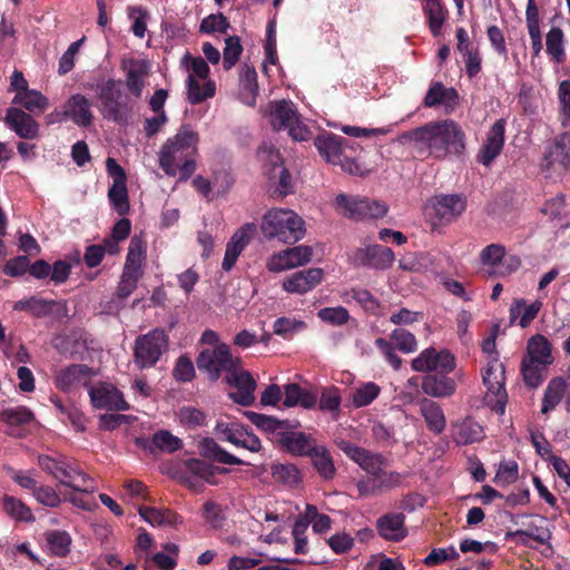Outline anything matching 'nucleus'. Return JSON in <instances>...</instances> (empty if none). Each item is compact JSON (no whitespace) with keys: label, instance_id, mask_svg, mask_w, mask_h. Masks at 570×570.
<instances>
[{"label":"nucleus","instance_id":"1","mask_svg":"<svg viewBox=\"0 0 570 570\" xmlns=\"http://www.w3.org/2000/svg\"><path fill=\"white\" fill-rule=\"evenodd\" d=\"M409 141L423 145L435 159L460 156L465 150V134L453 119L430 121L403 135Z\"/></svg>","mask_w":570,"mask_h":570},{"label":"nucleus","instance_id":"2","mask_svg":"<svg viewBox=\"0 0 570 570\" xmlns=\"http://www.w3.org/2000/svg\"><path fill=\"white\" fill-rule=\"evenodd\" d=\"M38 464L42 471L52 475L60 484L77 492L92 493L97 485L95 480L86 474L76 460L62 454L38 456Z\"/></svg>","mask_w":570,"mask_h":570},{"label":"nucleus","instance_id":"3","mask_svg":"<svg viewBox=\"0 0 570 570\" xmlns=\"http://www.w3.org/2000/svg\"><path fill=\"white\" fill-rule=\"evenodd\" d=\"M267 239H278L285 244H295L305 236V223L291 209L273 208L268 210L261 225Z\"/></svg>","mask_w":570,"mask_h":570},{"label":"nucleus","instance_id":"4","mask_svg":"<svg viewBox=\"0 0 570 570\" xmlns=\"http://www.w3.org/2000/svg\"><path fill=\"white\" fill-rule=\"evenodd\" d=\"M199 136L189 125H183L177 134L168 138L159 153V166L168 176H176L180 161L197 153Z\"/></svg>","mask_w":570,"mask_h":570},{"label":"nucleus","instance_id":"5","mask_svg":"<svg viewBox=\"0 0 570 570\" xmlns=\"http://www.w3.org/2000/svg\"><path fill=\"white\" fill-rule=\"evenodd\" d=\"M120 81L109 78L106 81L91 85L90 89L96 92L100 101L98 109L101 116L118 125H126L129 119L131 107L124 99Z\"/></svg>","mask_w":570,"mask_h":570},{"label":"nucleus","instance_id":"6","mask_svg":"<svg viewBox=\"0 0 570 570\" xmlns=\"http://www.w3.org/2000/svg\"><path fill=\"white\" fill-rule=\"evenodd\" d=\"M196 365L199 371L205 372L212 382H217L223 373L229 375L239 368L242 361L232 354L226 343H220L212 348L203 350L197 358Z\"/></svg>","mask_w":570,"mask_h":570},{"label":"nucleus","instance_id":"7","mask_svg":"<svg viewBox=\"0 0 570 570\" xmlns=\"http://www.w3.org/2000/svg\"><path fill=\"white\" fill-rule=\"evenodd\" d=\"M169 337L165 330L154 328L135 341L134 356L139 368H149L157 364L168 350Z\"/></svg>","mask_w":570,"mask_h":570},{"label":"nucleus","instance_id":"8","mask_svg":"<svg viewBox=\"0 0 570 570\" xmlns=\"http://www.w3.org/2000/svg\"><path fill=\"white\" fill-rule=\"evenodd\" d=\"M335 204L338 208L343 209L345 217L354 220L381 218L384 217L389 210V206L384 202L350 197L345 194L337 195Z\"/></svg>","mask_w":570,"mask_h":570},{"label":"nucleus","instance_id":"9","mask_svg":"<svg viewBox=\"0 0 570 570\" xmlns=\"http://www.w3.org/2000/svg\"><path fill=\"white\" fill-rule=\"evenodd\" d=\"M466 208V198L460 194L436 195L426 206V213L441 224L456 219Z\"/></svg>","mask_w":570,"mask_h":570},{"label":"nucleus","instance_id":"10","mask_svg":"<svg viewBox=\"0 0 570 570\" xmlns=\"http://www.w3.org/2000/svg\"><path fill=\"white\" fill-rule=\"evenodd\" d=\"M338 448L350 460L372 476L380 475L381 469L387 464V459L383 454L372 452L350 441L342 440Z\"/></svg>","mask_w":570,"mask_h":570},{"label":"nucleus","instance_id":"11","mask_svg":"<svg viewBox=\"0 0 570 570\" xmlns=\"http://www.w3.org/2000/svg\"><path fill=\"white\" fill-rule=\"evenodd\" d=\"M456 366L454 355L446 351H436L434 347L423 350L416 357L411 361V367L415 372H425L428 374L435 373L443 368L454 371Z\"/></svg>","mask_w":570,"mask_h":570},{"label":"nucleus","instance_id":"12","mask_svg":"<svg viewBox=\"0 0 570 570\" xmlns=\"http://www.w3.org/2000/svg\"><path fill=\"white\" fill-rule=\"evenodd\" d=\"M90 402L94 407L107 411H126L129 404L122 393L109 383L100 382L89 387Z\"/></svg>","mask_w":570,"mask_h":570},{"label":"nucleus","instance_id":"13","mask_svg":"<svg viewBox=\"0 0 570 570\" xmlns=\"http://www.w3.org/2000/svg\"><path fill=\"white\" fill-rule=\"evenodd\" d=\"M312 247L298 245L274 254L267 262V269L278 273L307 264L312 258Z\"/></svg>","mask_w":570,"mask_h":570},{"label":"nucleus","instance_id":"14","mask_svg":"<svg viewBox=\"0 0 570 570\" xmlns=\"http://www.w3.org/2000/svg\"><path fill=\"white\" fill-rule=\"evenodd\" d=\"M353 259L358 266L385 271L393 265L395 257L391 248L375 244L357 248L354 252Z\"/></svg>","mask_w":570,"mask_h":570},{"label":"nucleus","instance_id":"15","mask_svg":"<svg viewBox=\"0 0 570 570\" xmlns=\"http://www.w3.org/2000/svg\"><path fill=\"white\" fill-rule=\"evenodd\" d=\"M95 374V371L86 364H71L56 373L55 385L63 392L81 385L88 386Z\"/></svg>","mask_w":570,"mask_h":570},{"label":"nucleus","instance_id":"16","mask_svg":"<svg viewBox=\"0 0 570 570\" xmlns=\"http://www.w3.org/2000/svg\"><path fill=\"white\" fill-rule=\"evenodd\" d=\"M4 124L22 139L31 140L39 136V124L31 114L18 107H9Z\"/></svg>","mask_w":570,"mask_h":570},{"label":"nucleus","instance_id":"17","mask_svg":"<svg viewBox=\"0 0 570 570\" xmlns=\"http://www.w3.org/2000/svg\"><path fill=\"white\" fill-rule=\"evenodd\" d=\"M453 371L441 368L435 373L423 376L421 389L424 394L435 397L445 399L452 396L456 391V383L450 374Z\"/></svg>","mask_w":570,"mask_h":570},{"label":"nucleus","instance_id":"18","mask_svg":"<svg viewBox=\"0 0 570 570\" xmlns=\"http://www.w3.org/2000/svg\"><path fill=\"white\" fill-rule=\"evenodd\" d=\"M375 528L379 535L389 542H401L407 534L405 515L402 512H387L377 518Z\"/></svg>","mask_w":570,"mask_h":570},{"label":"nucleus","instance_id":"19","mask_svg":"<svg viewBox=\"0 0 570 570\" xmlns=\"http://www.w3.org/2000/svg\"><path fill=\"white\" fill-rule=\"evenodd\" d=\"M505 134V120L498 119L487 134V139L478 153V161L484 166H489L500 155Z\"/></svg>","mask_w":570,"mask_h":570},{"label":"nucleus","instance_id":"20","mask_svg":"<svg viewBox=\"0 0 570 570\" xmlns=\"http://www.w3.org/2000/svg\"><path fill=\"white\" fill-rule=\"evenodd\" d=\"M225 381L237 390V392L229 394L234 402L243 406H249L254 403L256 381L248 371H239L237 368L229 375H225Z\"/></svg>","mask_w":570,"mask_h":570},{"label":"nucleus","instance_id":"21","mask_svg":"<svg viewBox=\"0 0 570 570\" xmlns=\"http://www.w3.org/2000/svg\"><path fill=\"white\" fill-rule=\"evenodd\" d=\"M276 442L285 452L295 456H308L317 445L316 440L311 435L286 430L278 433Z\"/></svg>","mask_w":570,"mask_h":570},{"label":"nucleus","instance_id":"22","mask_svg":"<svg viewBox=\"0 0 570 570\" xmlns=\"http://www.w3.org/2000/svg\"><path fill=\"white\" fill-rule=\"evenodd\" d=\"M323 275V269L318 267L299 271L284 279L283 288L292 294H306L322 282Z\"/></svg>","mask_w":570,"mask_h":570},{"label":"nucleus","instance_id":"23","mask_svg":"<svg viewBox=\"0 0 570 570\" xmlns=\"http://www.w3.org/2000/svg\"><path fill=\"white\" fill-rule=\"evenodd\" d=\"M347 139L338 135L327 132L325 135L317 136L314 145L317 148L320 155L333 165L338 163L346 155Z\"/></svg>","mask_w":570,"mask_h":570},{"label":"nucleus","instance_id":"24","mask_svg":"<svg viewBox=\"0 0 570 570\" xmlns=\"http://www.w3.org/2000/svg\"><path fill=\"white\" fill-rule=\"evenodd\" d=\"M544 159L548 166H558L560 170H567L570 166V131L557 135L547 146Z\"/></svg>","mask_w":570,"mask_h":570},{"label":"nucleus","instance_id":"25","mask_svg":"<svg viewBox=\"0 0 570 570\" xmlns=\"http://www.w3.org/2000/svg\"><path fill=\"white\" fill-rule=\"evenodd\" d=\"M67 119L79 127H89L94 121L89 99L80 94L70 96L63 104Z\"/></svg>","mask_w":570,"mask_h":570},{"label":"nucleus","instance_id":"26","mask_svg":"<svg viewBox=\"0 0 570 570\" xmlns=\"http://www.w3.org/2000/svg\"><path fill=\"white\" fill-rule=\"evenodd\" d=\"M459 104V92L455 88H446L442 82H433L423 100L424 107L433 108L440 105L445 107L448 112L453 111Z\"/></svg>","mask_w":570,"mask_h":570},{"label":"nucleus","instance_id":"27","mask_svg":"<svg viewBox=\"0 0 570 570\" xmlns=\"http://www.w3.org/2000/svg\"><path fill=\"white\" fill-rule=\"evenodd\" d=\"M0 420L8 425V434L14 438L26 435L24 426L35 420L33 413L26 406L6 409L0 413Z\"/></svg>","mask_w":570,"mask_h":570},{"label":"nucleus","instance_id":"28","mask_svg":"<svg viewBox=\"0 0 570 570\" xmlns=\"http://www.w3.org/2000/svg\"><path fill=\"white\" fill-rule=\"evenodd\" d=\"M198 453L206 460H210L222 464L229 465H250L246 462L223 449L213 438H203L198 442Z\"/></svg>","mask_w":570,"mask_h":570},{"label":"nucleus","instance_id":"29","mask_svg":"<svg viewBox=\"0 0 570 570\" xmlns=\"http://www.w3.org/2000/svg\"><path fill=\"white\" fill-rule=\"evenodd\" d=\"M298 117L299 114L292 101L283 99L271 102V125L274 130L287 129Z\"/></svg>","mask_w":570,"mask_h":570},{"label":"nucleus","instance_id":"30","mask_svg":"<svg viewBox=\"0 0 570 570\" xmlns=\"http://www.w3.org/2000/svg\"><path fill=\"white\" fill-rule=\"evenodd\" d=\"M420 412L430 432L441 434L445 430L446 419L439 403L430 399H424L420 403Z\"/></svg>","mask_w":570,"mask_h":570},{"label":"nucleus","instance_id":"31","mask_svg":"<svg viewBox=\"0 0 570 570\" xmlns=\"http://www.w3.org/2000/svg\"><path fill=\"white\" fill-rule=\"evenodd\" d=\"M523 357L550 365L553 363L552 345L544 335L535 334L528 340L527 354Z\"/></svg>","mask_w":570,"mask_h":570},{"label":"nucleus","instance_id":"32","mask_svg":"<svg viewBox=\"0 0 570 570\" xmlns=\"http://www.w3.org/2000/svg\"><path fill=\"white\" fill-rule=\"evenodd\" d=\"M58 304L60 303L55 299H45L40 296L32 295L16 302L13 309L27 312L33 317L42 318L50 315L53 312V307Z\"/></svg>","mask_w":570,"mask_h":570},{"label":"nucleus","instance_id":"33","mask_svg":"<svg viewBox=\"0 0 570 570\" xmlns=\"http://www.w3.org/2000/svg\"><path fill=\"white\" fill-rule=\"evenodd\" d=\"M312 465L317 474L325 481L333 480L336 475V468L330 451L321 444H317L309 453Z\"/></svg>","mask_w":570,"mask_h":570},{"label":"nucleus","instance_id":"34","mask_svg":"<svg viewBox=\"0 0 570 570\" xmlns=\"http://www.w3.org/2000/svg\"><path fill=\"white\" fill-rule=\"evenodd\" d=\"M184 469L188 473L209 484H217L215 476L217 474H225L228 472L226 468L215 466L205 460L195 458L184 461Z\"/></svg>","mask_w":570,"mask_h":570},{"label":"nucleus","instance_id":"35","mask_svg":"<svg viewBox=\"0 0 570 570\" xmlns=\"http://www.w3.org/2000/svg\"><path fill=\"white\" fill-rule=\"evenodd\" d=\"M283 405L293 407L299 405L304 409H313L317 403L316 394L302 389L297 383H289L284 386Z\"/></svg>","mask_w":570,"mask_h":570},{"label":"nucleus","instance_id":"36","mask_svg":"<svg viewBox=\"0 0 570 570\" xmlns=\"http://www.w3.org/2000/svg\"><path fill=\"white\" fill-rule=\"evenodd\" d=\"M567 395V385L563 382V376L552 377L544 391L542 399V407L541 412L543 414H548L552 410L557 407V405L566 399Z\"/></svg>","mask_w":570,"mask_h":570},{"label":"nucleus","instance_id":"37","mask_svg":"<svg viewBox=\"0 0 570 570\" xmlns=\"http://www.w3.org/2000/svg\"><path fill=\"white\" fill-rule=\"evenodd\" d=\"M12 104L22 106L29 114L40 115L48 108L49 99L40 91L29 89L26 92L16 94Z\"/></svg>","mask_w":570,"mask_h":570},{"label":"nucleus","instance_id":"38","mask_svg":"<svg viewBox=\"0 0 570 570\" xmlns=\"http://www.w3.org/2000/svg\"><path fill=\"white\" fill-rule=\"evenodd\" d=\"M226 440L237 448H244L250 452H259L262 449L261 441L250 430L240 429H228L226 432Z\"/></svg>","mask_w":570,"mask_h":570},{"label":"nucleus","instance_id":"39","mask_svg":"<svg viewBox=\"0 0 570 570\" xmlns=\"http://www.w3.org/2000/svg\"><path fill=\"white\" fill-rule=\"evenodd\" d=\"M242 95L246 97L245 102L249 106L256 104L258 95L257 72L254 67L244 65L239 73Z\"/></svg>","mask_w":570,"mask_h":570},{"label":"nucleus","instance_id":"40","mask_svg":"<svg viewBox=\"0 0 570 570\" xmlns=\"http://www.w3.org/2000/svg\"><path fill=\"white\" fill-rule=\"evenodd\" d=\"M271 474L275 482L286 487H297L302 482L298 468L293 463H276L271 466Z\"/></svg>","mask_w":570,"mask_h":570},{"label":"nucleus","instance_id":"41","mask_svg":"<svg viewBox=\"0 0 570 570\" xmlns=\"http://www.w3.org/2000/svg\"><path fill=\"white\" fill-rule=\"evenodd\" d=\"M45 537L52 554L66 557L70 552L72 539L67 531L50 530L45 533Z\"/></svg>","mask_w":570,"mask_h":570},{"label":"nucleus","instance_id":"42","mask_svg":"<svg viewBox=\"0 0 570 570\" xmlns=\"http://www.w3.org/2000/svg\"><path fill=\"white\" fill-rule=\"evenodd\" d=\"M548 366L549 365H543L523 357L521 362V373L524 384L530 389L538 387L544 380L543 373Z\"/></svg>","mask_w":570,"mask_h":570},{"label":"nucleus","instance_id":"43","mask_svg":"<svg viewBox=\"0 0 570 570\" xmlns=\"http://www.w3.org/2000/svg\"><path fill=\"white\" fill-rule=\"evenodd\" d=\"M244 415L253 423L257 429L264 432L276 433V439L281 431H285L287 423L279 421L273 416L261 414L253 411H246Z\"/></svg>","mask_w":570,"mask_h":570},{"label":"nucleus","instance_id":"44","mask_svg":"<svg viewBox=\"0 0 570 570\" xmlns=\"http://www.w3.org/2000/svg\"><path fill=\"white\" fill-rule=\"evenodd\" d=\"M215 95V83L213 81H207L202 88L199 82L195 79L193 75H189L187 78V99L191 105H197L206 100L207 98H212Z\"/></svg>","mask_w":570,"mask_h":570},{"label":"nucleus","instance_id":"45","mask_svg":"<svg viewBox=\"0 0 570 570\" xmlns=\"http://www.w3.org/2000/svg\"><path fill=\"white\" fill-rule=\"evenodd\" d=\"M108 199L111 207L119 216L127 215L130 209L127 183L111 185L108 190Z\"/></svg>","mask_w":570,"mask_h":570},{"label":"nucleus","instance_id":"46","mask_svg":"<svg viewBox=\"0 0 570 570\" xmlns=\"http://www.w3.org/2000/svg\"><path fill=\"white\" fill-rule=\"evenodd\" d=\"M503 379H504V366L503 364H492L489 365L483 374V383L487 386L488 391L493 393L497 396H500L503 391L504 397H507L504 387H503Z\"/></svg>","mask_w":570,"mask_h":570},{"label":"nucleus","instance_id":"47","mask_svg":"<svg viewBox=\"0 0 570 570\" xmlns=\"http://www.w3.org/2000/svg\"><path fill=\"white\" fill-rule=\"evenodd\" d=\"M181 446L183 441L167 430H159L151 438L150 450L157 449L161 452L174 453Z\"/></svg>","mask_w":570,"mask_h":570},{"label":"nucleus","instance_id":"48","mask_svg":"<svg viewBox=\"0 0 570 570\" xmlns=\"http://www.w3.org/2000/svg\"><path fill=\"white\" fill-rule=\"evenodd\" d=\"M547 52L551 58L560 63L564 61L566 55L563 50V32L558 27H552L547 33Z\"/></svg>","mask_w":570,"mask_h":570},{"label":"nucleus","instance_id":"49","mask_svg":"<svg viewBox=\"0 0 570 570\" xmlns=\"http://www.w3.org/2000/svg\"><path fill=\"white\" fill-rule=\"evenodd\" d=\"M392 345L402 353L410 354L417 350V341L410 331L405 328H395L391 335Z\"/></svg>","mask_w":570,"mask_h":570},{"label":"nucleus","instance_id":"50","mask_svg":"<svg viewBox=\"0 0 570 570\" xmlns=\"http://www.w3.org/2000/svg\"><path fill=\"white\" fill-rule=\"evenodd\" d=\"M243 52V46L238 36H229L225 39V48L223 50V67L230 70L239 60Z\"/></svg>","mask_w":570,"mask_h":570},{"label":"nucleus","instance_id":"51","mask_svg":"<svg viewBox=\"0 0 570 570\" xmlns=\"http://www.w3.org/2000/svg\"><path fill=\"white\" fill-rule=\"evenodd\" d=\"M230 28L228 19L222 13H212L205 17L199 24V32L213 35L215 32L227 33Z\"/></svg>","mask_w":570,"mask_h":570},{"label":"nucleus","instance_id":"52","mask_svg":"<svg viewBox=\"0 0 570 570\" xmlns=\"http://www.w3.org/2000/svg\"><path fill=\"white\" fill-rule=\"evenodd\" d=\"M3 509L10 517L14 518L18 521H35V517L30 508H28L22 501L16 498L4 497Z\"/></svg>","mask_w":570,"mask_h":570},{"label":"nucleus","instance_id":"53","mask_svg":"<svg viewBox=\"0 0 570 570\" xmlns=\"http://www.w3.org/2000/svg\"><path fill=\"white\" fill-rule=\"evenodd\" d=\"M380 386L374 382L362 384L352 395L353 405L355 407H364L371 404L380 394Z\"/></svg>","mask_w":570,"mask_h":570},{"label":"nucleus","instance_id":"54","mask_svg":"<svg viewBox=\"0 0 570 570\" xmlns=\"http://www.w3.org/2000/svg\"><path fill=\"white\" fill-rule=\"evenodd\" d=\"M146 73L145 67L137 68L135 67V61H131V67L127 70L126 75V86L129 92L136 98H140L142 95L145 87L144 77Z\"/></svg>","mask_w":570,"mask_h":570},{"label":"nucleus","instance_id":"55","mask_svg":"<svg viewBox=\"0 0 570 570\" xmlns=\"http://www.w3.org/2000/svg\"><path fill=\"white\" fill-rule=\"evenodd\" d=\"M426 14L432 35L438 36L445 19L444 8L441 2L439 0H426Z\"/></svg>","mask_w":570,"mask_h":570},{"label":"nucleus","instance_id":"56","mask_svg":"<svg viewBox=\"0 0 570 570\" xmlns=\"http://www.w3.org/2000/svg\"><path fill=\"white\" fill-rule=\"evenodd\" d=\"M317 316L321 321L333 326H341L346 324L350 320V313L343 306L321 308L317 312Z\"/></svg>","mask_w":570,"mask_h":570},{"label":"nucleus","instance_id":"57","mask_svg":"<svg viewBox=\"0 0 570 570\" xmlns=\"http://www.w3.org/2000/svg\"><path fill=\"white\" fill-rule=\"evenodd\" d=\"M483 439V429L479 423L464 421L458 431V442L470 444Z\"/></svg>","mask_w":570,"mask_h":570},{"label":"nucleus","instance_id":"58","mask_svg":"<svg viewBox=\"0 0 570 570\" xmlns=\"http://www.w3.org/2000/svg\"><path fill=\"white\" fill-rule=\"evenodd\" d=\"M341 402L340 390L332 386L323 390L318 406L322 411L331 412L336 417L340 412Z\"/></svg>","mask_w":570,"mask_h":570},{"label":"nucleus","instance_id":"59","mask_svg":"<svg viewBox=\"0 0 570 570\" xmlns=\"http://www.w3.org/2000/svg\"><path fill=\"white\" fill-rule=\"evenodd\" d=\"M179 422L187 428L203 426L206 423V414L193 406H184L178 413Z\"/></svg>","mask_w":570,"mask_h":570},{"label":"nucleus","instance_id":"60","mask_svg":"<svg viewBox=\"0 0 570 570\" xmlns=\"http://www.w3.org/2000/svg\"><path fill=\"white\" fill-rule=\"evenodd\" d=\"M559 100L561 105L560 121L562 127L570 125V81L564 80L559 86Z\"/></svg>","mask_w":570,"mask_h":570},{"label":"nucleus","instance_id":"61","mask_svg":"<svg viewBox=\"0 0 570 570\" xmlns=\"http://www.w3.org/2000/svg\"><path fill=\"white\" fill-rule=\"evenodd\" d=\"M30 259L27 255H19L14 258L9 259L4 267L3 273L11 277H20L29 272Z\"/></svg>","mask_w":570,"mask_h":570},{"label":"nucleus","instance_id":"62","mask_svg":"<svg viewBox=\"0 0 570 570\" xmlns=\"http://www.w3.org/2000/svg\"><path fill=\"white\" fill-rule=\"evenodd\" d=\"M505 255V248L499 244L485 246L480 253V261L483 265L497 266Z\"/></svg>","mask_w":570,"mask_h":570},{"label":"nucleus","instance_id":"63","mask_svg":"<svg viewBox=\"0 0 570 570\" xmlns=\"http://www.w3.org/2000/svg\"><path fill=\"white\" fill-rule=\"evenodd\" d=\"M33 497L39 503L49 508H57L61 503L59 494L49 485H38Z\"/></svg>","mask_w":570,"mask_h":570},{"label":"nucleus","instance_id":"64","mask_svg":"<svg viewBox=\"0 0 570 570\" xmlns=\"http://www.w3.org/2000/svg\"><path fill=\"white\" fill-rule=\"evenodd\" d=\"M174 376L178 382H190L195 377V367L191 360L185 355L177 360Z\"/></svg>","mask_w":570,"mask_h":570}]
</instances>
